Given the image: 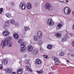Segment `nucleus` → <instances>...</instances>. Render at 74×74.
I'll use <instances>...</instances> for the list:
<instances>
[{
  "label": "nucleus",
  "instance_id": "a19ab883",
  "mask_svg": "<svg viewBox=\"0 0 74 74\" xmlns=\"http://www.w3.org/2000/svg\"><path fill=\"white\" fill-rule=\"evenodd\" d=\"M11 4L12 6H14V3L13 2H12L11 3Z\"/></svg>",
  "mask_w": 74,
  "mask_h": 74
},
{
  "label": "nucleus",
  "instance_id": "3c124183",
  "mask_svg": "<svg viewBox=\"0 0 74 74\" xmlns=\"http://www.w3.org/2000/svg\"><path fill=\"white\" fill-rule=\"evenodd\" d=\"M59 2H60V3H61V1L60 0L59 1Z\"/></svg>",
  "mask_w": 74,
  "mask_h": 74
},
{
  "label": "nucleus",
  "instance_id": "f704fd0d",
  "mask_svg": "<svg viewBox=\"0 0 74 74\" xmlns=\"http://www.w3.org/2000/svg\"><path fill=\"white\" fill-rule=\"evenodd\" d=\"M43 56L44 58H46V59H47V58H48V56H47V55H44Z\"/></svg>",
  "mask_w": 74,
  "mask_h": 74
},
{
  "label": "nucleus",
  "instance_id": "c85d7f7f",
  "mask_svg": "<svg viewBox=\"0 0 74 74\" xmlns=\"http://www.w3.org/2000/svg\"><path fill=\"white\" fill-rule=\"evenodd\" d=\"M36 72L38 74H41V73H42V72H41L40 71H37Z\"/></svg>",
  "mask_w": 74,
  "mask_h": 74
},
{
  "label": "nucleus",
  "instance_id": "bb28decb",
  "mask_svg": "<svg viewBox=\"0 0 74 74\" xmlns=\"http://www.w3.org/2000/svg\"><path fill=\"white\" fill-rule=\"evenodd\" d=\"M55 64L56 65H59L60 64V61H56L55 62Z\"/></svg>",
  "mask_w": 74,
  "mask_h": 74
},
{
  "label": "nucleus",
  "instance_id": "b1692460",
  "mask_svg": "<svg viewBox=\"0 0 74 74\" xmlns=\"http://www.w3.org/2000/svg\"><path fill=\"white\" fill-rule=\"evenodd\" d=\"M59 55L60 56H63L64 55V53L63 52H61L59 53Z\"/></svg>",
  "mask_w": 74,
  "mask_h": 74
},
{
  "label": "nucleus",
  "instance_id": "4c0bfd02",
  "mask_svg": "<svg viewBox=\"0 0 74 74\" xmlns=\"http://www.w3.org/2000/svg\"><path fill=\"white\" fill-rule=\"evenodd\" d=\"M59 59H58V58H55V59L54 60L55 61H58V60Z\"/></svg>",
  "mask_w": 74,
  "mask_h": 74
},
{
  "label": "nucleus",
  "instance_id": "473e14b6",
  "mask_svg": "<svg viewBox=\"0 0 74 74\" xmlns=\"http://www.w3.org/2000/svg\"><path fill=\"white\" fill-rule=\"evenodd\" d=\"M14 25H15V26H19V23H18L17 22L16 23L14 24Z\"/></svg>",
  "mask_w": 74,
  "mask_h": 74
},
{
  "label": "nucleus",
  "instance_id": "603ef678",
  "mask_svg": "<svg viewBox=\"0 0 74 74\" xmlns=\"http://www.w3.org/2000/svg\"><path fill=\"white\" fill-rule=\"evenodd\" d=\"M27 56L26 55H24V56Z\"/></svg>",
  "mask_w": 74,
  "mask_h": 74
},
{
  "label": "nucleus",
  "instance_id": "6ab92c4d",
  "mask_svg": "<svg viewBox=\"0 0 74 74\" xmlns=\"http://www.w3.org/2000/svg\"><path fill=\"white\" fill-rule=\"evenodd\" d=\"M32 53L34 55H37V54L38 53V50L36 49H34L33 50Z\"/></svg>",
  "mask_w": 74,
  "mask_h": 74
},
{
  "label": "nucleus",
  "instance_id": "dca6fc26",
  "mask_svg": "<svg viewBox=\"0 0 74 74\" xmlns=\"http://www.w3.org/2000/svg\"><path fill=\"white\" fill-rule=\"evenodd\" d=\"M55 36L56 38H60V37H61L62 35L60 33H57L55 34Z\"/></svg>",
  "mask_w": 74,
  "mask_h": 74
},
{
  "label": "nucleus",
  "instance_id": "09e8293b",
  "mask_svg": "<svg viewBox=\"0 0 74 74\" xmlns=\"http://www.w3.org/2000/svg\"><path fill=\"white\" fill-rule=\"evenodd\" d=\"M74 12H73L72 14H73V16H74Z\"/></svg>",
  "mask_w": 74,
  "mask_h": 74
},
{
  "label": "nucleus",
  "instance_id": "a878e982",
  "mask_svg": "<svg viewBox=\"0 0 74 74\" xmlns=\"http://www.w3.org/2000/svg\"><path fill=\"white\" fill-rule=\"evenodd\" d=\"M24 30H25V31H26V30H29V27H27L26 26L24 27Z\"/></svg>",
  "mask_w": 74,
  "mask_h": 74
},
{
  "label": "nucleus",
  "instance_id": "4be33fe9",
  "mask_svg": "<svg viewBox=\"0 0 74 74\" xmlns=\"http://www.w3.org/2000/svg\"><path fill=\"white\" fill-rule=\"evenodd\" d=\"M6 16L8 18H11L12 16H11V15L10 13H7L6 14Z\"/></svg>",
  "mask_w": 74,
  "mask_h": 74
},
{
  "label": "nucleus",
  "instance_id": "864d4df0",
  "mask_svg": "<svg viewBox=\"0 0 74 74\" xmlns=\"http://www.w3.org/2000/svg\"><path fill=\"white\" fill-rule=\"evenodd\" d=\"M36 4H37V3H36L35 4V5H36Z\"/></svg>",
  "mask_w": 74,
  "mask_h": 74
},
{
  "label": "nucleus",
  "instance_id": "f257e3e1",
  "mask_svg": "<svg viewBox=\"0 0 74 74\" xmlns=\"http://www.w3.org/2000/svg\"><path fill=\"white\" fill-rule=\"evenodd\" d=\"M12 39L11 37H7L4 41H3L1 42V45L2 47H4L5 45H8L9 47H11L12 45V43L10 41V40Z\"/></svg>",
  "mask_w": 74,
  "mask_h": 74
},
{
  "label": "nucleus",
  "instance_id": "8fccbe9b",
  "mask_svg": "<svg viewBox=\"0 0 74 74\" xmlns=\"http://www.w3.org/2000/svg\"><path fill=\"white\" fill-rule=\"evenodd\" d=\"M66 3H68V2H69V1L67 0V1H66Z\"/></svg>",
  "mask_w": 74,
  "mask_h": 74
},
{
  "label": "nucleus",
  "instance_id": "58836bf2",
  "mask_svg": "<svg viewBox=\"0 0 74 74\" xmlns=\"http://www.w3.org/2000/svg\"><path fill=\"white\" fill-rule=\"evenodd\" d=\"M70 35L71 36V37H74V35L73 34H70Z\"/></svg>",
  "mask_w": 74,
  "mask_h": 74
},
{
  "label": "nucleus",
  "instance_id": "20e7f679",
  "mask_svg": "<svg viewBox=\"0 0 74 74\" xmlns=\"http://www.w3.org/2000/svg\"><path fill=\"white\" fill-rule=\"evenodd\" d=\"M64 11L66 15H69L71 13V9L68 7H65L64 8Z\"/></svg>",
  "mask_w": 74,
  "mask_h": 74
},
{
  "label": "nucleus",
  "instance_id": "0eeeda50",
  "mask_svg": "<svg viewBox=\"0 0 74 74\" xmlns=\"http://www.w3.org/2000/svg\"><path fill=\"white\" fill-rule=\"evenodd\" d=\"M47 23L48 25H50V26H52L54 24V22L53 21V20L51 19H49L48 20Z\"/></svg>",
  "mask_w": 74,
  "mask_h": 74
},
{
  "label": "nucleus",
  "instance_id": "9b49d317",
  "mask_svg": "<svg viewBox=\"0 0 74 74\" xmlns=\"http://www.w3.org/2000/svg\"><path fill=\"white\" fill-rule=\"evenodd\" d=\"M26 7L28 10H31L32 7V4L30 3H28L26 5Z\"/></svg>",
  "mask_w": 74,
  "mask_h": 74
},
{
  "label": "nucleus",
  "instance_id": "79ce46f5",
  "mask_svg": "<svg viewBox=\"0 0 74 74\" xmlns=\"http://www.w3.org/2000/svg\"><path fill=\"white\" fill-rule=\"evenodd\" d=\"M55 58H54L53 57H52V59L53 60H55Z\"/></svg>",
  "mask_w": 74,
  "mask_h": 74
},
{
  "label": "nucleus",
  "instance_id": "49530a36",
  "mask_svg": "<svg viewBox=\"0 0 74 74\" xmlns=\"http://www.w3.org/2000/svg\"><path fill=\"white\" fill-rule=\"evenodd\" d=\"M71 56L73 57V56H74V54H71Z\"/></svg>",
  "mask_w": 74,
  "mask_h": 74
},
{
  "label": "nucleus",
  "instance_id": "412c9836",
  "mask_svg": "<svg viewBox=\"0 0 74 74\" xmlns=\"http://www.w3.org/2000/svg\"><path fill=\"white\" fill-rule=\"evenodd\" d=\"M33 39L34 41H37L38 40V38L37 36H35L33 37Z\"/></svg>",
  "mask_w": 74,
  "mask_h": 74
},
{
  "label": "nucleus",
  "instance_id": "ddd939ff",
  "mask_svg": "<svg viewBox=\"0 0 74 74\" xmlns=\"http://www.w3.org/2000/svg\"><path fill=\"white\" fill-rule=\"evenodd\" d=\"M3 65H7L8 64V60L7 59H3L2 62Z\"/></svg>",
  "mask_w": 74,
  "mask_h": 74
},
{
  "label": "nucleus",
  "instance_id": "5fc2aeb1",
  "mask_svg": "<svg viewBox=\"0 0 74 74\" xmlns=\"http://www.w3.org/2000/svg\"><path fill=\"white\" fill-rule=\"evenodd\" d=\"M0 74H1V73H0Z\"/></svg>",
  "mask_w": 74,
  "mask_h": 74
},
{
  "label": "nucleus",
  "instance_id": "39448f33",
  "mask_svg": "<svg viewBox=\"0 0 74 74\" xmlns=\"http://www.w3.org/2000/svg\"><path fill=\"white\" fill-rule=\"evenodd\" d=\"M19 7L21 10H24L26 8V5L24 2H21L19 4Z\"/></svg>",
  "mask_w": 74,
  "mask_h": 74
},
{
  "label": "nucleus",
  "instance_id": "393cba45",
  "mask_svg": "<svg viewBox=\"0 0 74 74\" xmlns=\"http://www.w3.org/2000/svg\"><path fill=\"white\" fill-rule=\"evenodd\" d=\"M38 44L39 45H41L42 44V40H39L38 41Z\"/></svg>",
  "mask_w": 74,
  "mask_h": 74
},
{
  "label": "nucleus",
  "instance_id": "6e6552de",
  "mask_svg": "<svg viewBox=\"0 0 74 74\" xmlns=\"http://www.w3.org/2000/svg\"><path fill=\"white\" fill-rule=\"evenodd\" d=\"M2 34L3 36H7L10 35V32L8 30H6L5 31L3 32Z\"/></svg>",
  "mask_w": 74,
  "mask_h": 74
},
{
  "label": "nucleus",
  "instance_id": "f8f14e48",
  "mask_svg": "<svg viewBox=\"0 0 74 74\" xmlns=\"http://www.w3.org/2000/svg\"><path fill=\"white\" fill-rule=\"evenodd\" d=\"M23 71V69L22 68L18 69L17 71V74H22Z\"/></svg>",
  "mask_w": 74,
  "mask_h": 74
},
{
  "label": "nucleus",
  "instance_id": "e433bc0d",
  "mask_svg": "<svg viewBox=\"0 0 74 74\" xmlns=\"http://www.w3.org/2000/svg\"><path fill=\"white\" fill-rule=\"evenodd\" d=\"M71 44L72 46H73L74 47V40L72 42Z\"/></svg>",
  "mask_w": 74,
  "mask_h": 74
},
{
  "label": "nucleus",
  "instance_id": "423d86ee",
  "mask_svg": "<svg viewBox=\"0 0 74 74\" xmlns=\"http://www.w3.org/2000/svg\"><path fill=\"white\" fill-rule=\"evenodd\" d=\"M63 26V23L62 22H60L56 26V29L57 30H60V29L62 28Z\"/></svg>",
  "mask_w": 74,
  "mask_h": 74
},
{
  "label": "nucleus",
  "instance_id": "c756f323",
  "mask_svg": "<svg viewBox=\"0 0 74 74\" xmlns=\"http://www.w3.org/2000/svg\"><path fill=\"white\" fill-rule=\"evenodd\" d=\"M22 42V39H20L18 40V42L19 44H21Z\"/></svg>",
  "mask_w": 74,
  "mask_h": 74
},
{
  "label": "nucleus",
  "instance_id": "a18cd8bd",
  "mask_svg": "<svg viewBox=\"0 0 74 74\" xmlns=\"http://www.w3.org/2000/svg\"><path fill=\"white\" fill-rule=\"evenodd\" d=\"M66 62H67L68 63H69V61L67 60H66Z\"/></svg>",
  "mask_w": 74,
  "mask_h": 74
},
{
  "label": "nucleus",
  "instance_id": "2eb2a0df",
  "mask_svg": "<svg viewBox=\"0 0 74 74\" xmlns=\"http://www.w3.org/2000/svg\"><path fill=\"white\" fill-rule=\"evenodd\" d=\"M37 34L39 38H40V39L41 38V37H42V33L41 31H38V32Z\"/></svg>",
  "mask_w": 74,
  "mask_h": 74
},
{
  "label": "nucleus",
  "instance_id": "c03bdc74",
  "mask_svg": "<svg viewBox=\"0 0 74 74\" xmlns=\"http://www.w3.org/2000/svg\"><path fill=\"white\" fill-rule=\"evenodd\" d=\"M40 50H41V51H43V49L41 47L40 48Z\"/></svg>",
  "mask_w": 74,
  "mask_h": 74
},
{
  "label": "nucleus",
  "instance_id": "4468645a",
  "mask_svg": "<svg viewBox=\"0 0 74 74\" xmlns=\"http://www.w3.org/2000/svg\"><path fill=\"white\" fill-rule=\"evenodd\" d=\"M27 49L28 51L32 52L33 50V48L32 46L29 45Z\"/></svg>",
  "mask_w": 74,
  "mask_h": 74
},
{
  "label": "nucleus",
  "instance_id": "9d476101",
  "mask_svg": "<svg viewBox=\"0 0 74 74\" xmlns=\"http://www.w3.org/2000/svg\"><path fill=\"white\" fill-rule=\"evenodd\" d=\"M35 63L36 64H40L42 63V61L40 59H37L35 60Z\"/></svg>",
  "mask_w": 74,
  "mask_h": 74
},
{
  "label": "nucleus",
  "instance_id": "a211bd4d",
  "mask_svg": "<svg viewBox=\"0 0 74 74\" xmlns=\"http://www.w3.org/2000/svg\"><path fill=\"white\" fill-rule=\"evenodd\" d=\"M6 72L7 73H11L12 69H6Z\"/></svg>",
  "mask_w": 74,
  "mask_h": 74
},
{
  "label": "nucleus",
  "instance_id": "5701e85b",
  "mask_svg": "<svg viewBox=\"0 0 74 74\" xmlns=\"http://www.w3.org/2000/svg\"><path fill=\"white\" fill-rule=\"evenodd\" d=\"M26 68L28 70H29V71H30L31 72H32L33 71H32V69L30 68L28 66H26Z\"/></svg>",
  "mask_w": 74,
  "mask_h": 74
},
{
  "label": "nucleus",
  "instance_id": "de8ad7c7",
  "mask_svg": "<svg viewBox=\"0 0 74 74\" xmlns=\"http://www.w3.org/2000/svg\"><path fill=\"white\" fill-rule=\"evenodd\" d=\"M64 1H61V3H64Z\"/></svg>",
  "mask_w": 74,
  "mask_h": 74
},
{
  "label": "nucleus",
  "instance_id": "7c9ffc66",
  "mask_svg": "<svg viewBox=\"0 0 74 74\" xmlns=\"http://www.w3.org/2000/svg\"><path fill=\"white\" fill-rule=\"evenodd\" d=\"M3 8H1L0 9V14H1L2 13V12H3Z\"/></svg>",
  "mask_w": 74,
  "mask_h": 74
},
{
  "label": "nucleus",
  "instance_id": "1a4fd4ad",
  "mask_svg": "<svg viewBox=\"0 0 74 74\" xmlns=\"http://www.w3.org/2000/svg\"><path fill=\"white\" fill-rule=\"evenodd\" d=\"M69 36L68 35H65V37L62 38L61 40L62 42H65L67 41V38H69Z\"/></svg>",
  "mask_w": 74,
  "mask_h": 74
},
{
  "label": "nucleus",
  "instance_id": "aec40b11",
  "mask_svg": "<svg viewBox=\"0 0 74 74\" xmlns=\"http://www.w3.org/2000/svg\"><path fill=\"white\" fill-rule=\"evenodd\" d=\"M52 47H53V45H52L49 44L47 45V48L49 49H51Z\"/></svg>",
  "mask_w": 74,
  "mask_h": 74
},
{
  "label": "nucleus",
  "instance_id": "37998d69",
  "mask_svg": "<svg viewBox=\"0 0 74 74\" xmlns=\"http://www.w3.org/2000/svg\"><path fill=\"white\" fill-rule=\"evenodd\" d=\"M16 72H13L12 74H16Z\"/></svg>",
  "mask_w": 74,
  "mask_h": 74
},
{
  "label": "nucleus",
  "instance_id": "c9c22d12",
  "mask_svg": "<svg viewBox=\"0 0 74 74\" xmlns=\"http://www.w3.org/2000/svg\"><path fill=\"white\" fill-rule=\"evenodd\" d=\"M25 63L29 64V60H26L25 62Z\"/></svg>",
  "mask_w": 74,
  "mask_h": 74
},
{
  "label": "nucleus",
  "instance_id": "2f4dec72",
  "mask_svg": "<svg viewBox=\"0 0 74 74\" xmlns=\"http://www.w3.org/2000/svg\"><path fill=\"white\" fill-rule=\"evenodd\" d=\"M6 26H8L10 25V21H6Z\"/></svg>",
  "mask_w": 74,
  "mask_h": 74
},
{
  "label": "nucleus",
  "instance_id": "f03ea898",
  "mask_svg": "<svg viewBox=\"0 0 74 74\" xmlns=\"http://www.w3.org/2000/svg\"><path fill=\"white\" fill-rule=\"evenodd\" d=\"M25 46H26L25 42H23L21 43L20 46V48L19 49L20 52L21 53H24V52H26L27 48L25 47Z\"/></svg>",
  "mask_w": 74,
  "mask_h": 74
},
{
  "label": "nucleus",
  "instance_id": "ea45409f",
  "mask_svg": "<svg viewBox=\"0 0 74 74\" xmlns=\"http://www.w3.org/2000/svg\"><path fill=\"white\" fill-rule=\"evenodd\" d=\"M6 27H3V29H5V30H7V25H6Z\"/></svg>",
  "mask_w": 74,
  "mask_h": 74
},
{
  "label": "nucleus",
  "instance_id": "7ed1b4c3",
  "mask_svg": "<svg viewBox=\"0 0 74 74\" xmlns=\"http://www.w3.org/2000/svg\"><path fill=\"white\" fill-rule=\"evenodd\" d=\"M45 8L46 10H48L49 11H51L53 9L52 6L49 3H46L45 5Z\"/></svg>",
  "mask_w": 74,
  "mask_h": 74
},
{
  "label": "nucleus",
  "instance_id": "cd10ccee",
  "mask_svg": "<svg viewBox=\"0 0 74 74\" xmlns=\"http://www.w3.org/2000/svg\"><path fill=\"white\" fill-rule=\"evenodd\" d=\"M15 21L14 19L10 21V23L11 24H14L15 23Z\"/></svg>",
  "mask_w": 74,
  "mask_h": 74
},
{
  "label": "nucleus",
  "instance_id": "72a5a7b5",
  "mask_svg": "<svg viewBox=\"0 0 74 74\" xmlns=\"http://www.w3.org/2000/svg\"><path fill=\"white\" fill-rule=\"evenodd\" d=\"M3 65L2 64H0V70H1L2 69H3Z\"/></svg>",
  "mask_w": 74,
  "mask_h": 74
},
{
  "label": "nucleus",
  "instance_id": "f3484780",
  "mask_svg": "<svg viewBox=\"0 0 74 74\" xmlns=\"http://www.w3.org/2000/svg\"><path fill=\"white\" fill-rule=\"evenodd\" d=\"M13 36L14 38H15V39H18L19 38V35L15 33L13 34Z\"/></svg>",
  "mask_w": 74,
  "mask_h": 74
}]
</instances>
